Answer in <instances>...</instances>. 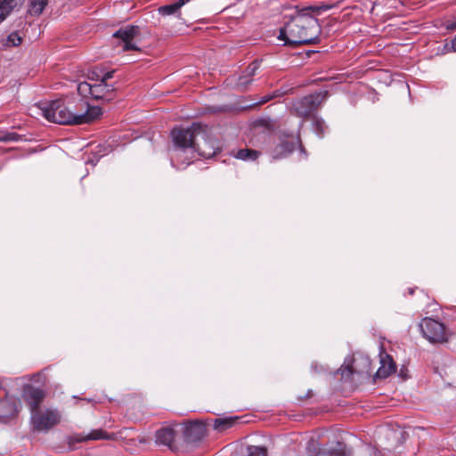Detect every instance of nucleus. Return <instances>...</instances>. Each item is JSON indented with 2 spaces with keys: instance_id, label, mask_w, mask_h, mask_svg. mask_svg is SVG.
Wrapping results in <instances>:
<instances>
[{
  "instance_id": "obj_20",
  "label": "nucleus",
  "mask_w": 456,
  "mask_h": 456,
  "mask_svg": "<svg viewBox=\"0 0 456 456\" xmlns=\"http://www.w3.org/2000/svg\"><path fill=\"white\" fill-rule=\"evenodd\" d=\"M186 3H187V0H178L177 2H175L174 4L160 6L159 8V12L164 16L175 14Z\"/></svg>"
},
{
  "instance_id": "obj_22",
  "label": "nucleus",
  "mask_w": 456,
  "mask_h": 456,
  "mask_svg": "<svg viewBox=\"0 0 456 456\" xmlns=\"http://www.w3.org/2000/svg\"><path fill=\"white\" fill-rule=\"evenodd\" d=\"M313 129L319 137H323L327 129L325 121L322 118L314 116L313 118Z\"/></svg>"
},
{
  "instance_id": "obj_11",
  "label": "nucleus",
  "mask_w": 456,
  "mask_h": 456,
  "mask_svg": "<svg viewBox=\"0 0 456 456\" xmlns=\"http://www.w3.org/2000/svg\"><path fill=\"white\" fill-rule=\"evenodd\" d=\"M115 435H109L102 429H94L88 434H74L68 438L69 445L73 443H81L89 440H112Z\"/></svg>"
},
{
  "instance_id": "obj_7",
  "label": "nucleus",
  "mask_w": 456,
  "mask_h": 456,
  "mask_svg": "<svg viewBox=\"0 0 456 456\" xmlns=\"http://www.w3.org/2000/svg\"><path fill=\"white\" fill-rule=\"evenodd\" d=\"M419 329L430 343H444L448 340L445 326L436 320L424 318L419 323Z\"/></svg>"
},
{
  "instance_id": "obj_14",
  "label": "nucleus",
  "mask_w": 456,
  "mask_h": 456,
  "mask_svg": "<svg viewBox=\"0 0 456 456\" xmlns=\"http://www.w3.org/2000/svg\"><path fill=\"white\" fill-rule=\"evenodd\" d=\"M395 371V363L394 362L392 357L387 354L384 355H380V367L378 369L376 372V377L378 379H386L390 374Z\"/></svg>"
},
{
  "instance_id": "obj_16",
  "label": "nucleus",
  "mask_w": 456,
  "mask_h": 456,
  "mask_svg": "<svg viewBox=\"0 0 456 456\" xmlns=\"http://www.w3.org/2000/svg\"><path fill=\"white\" fill-rule=\"evenodd\" d=\"M27 401L29 403L31 413L39 410V403L43 400L45 394L39 388L29 387L26 392Z\"/></svg>"
},
{
  "instance_id": "obj_29",
  "label": "nucleus",
  "mask_w": 456,
  "mask_h": 456,
  "mask_svg": "<svg viewBox=\"0 0 456 456\" xmlns=\"http://www.w3.org/2000/svg\"><path fill=\"white\" fill-rule=\"evenodd\" d=\"M8 45L17 46L21 43V37L16 32L11 33L7 38Z\"/></svg>"
},
{
  "instance_id": "obj_34",
  "label": "nucleus",
  "mask_w": 456,
  "mask_h": 456,
  "mask_svg": "<svg viewBox=\"0 0 456 456\" xmlns=\"http://www.w3.org/2000/svg\"><path fill=\"white\" fill-rule=\"evenodd\" d=\"M273 98V95H271V94H268V95H265L263 96L259 102H257V104H264L267 102H269L270 100H272Z\"/></svg>"
},
{
  "instance_id": "obj_19",
  "label": "nucleus",
  "mask_w": 456,
  "mask_h": 456,
  "mask_svg": "<svg viewBox=\"0 0 456 456\" xmlns=\"http://www.w3.org/2000/svg\"><path fill=\"white\" fill-rule=\"evenodd\" d=\"M238 418H220L214 420L213 428L218 432H224L232 427Z\"/></svg>"
},
{
  "instance_id": "obj_26",
  "label": "nucleus",
  "mask_w": 456,
  "mask_h": 456,
  "mask_svg": "<svg viewBox=\"0 0 456 456\" xmlns=\"http://www.w3.org/2000/svg\"><path fill=\"white\" fill-rule=\"evenodd\" d=\"M331 7L332 6L329 5V4H321V5H309V6L304 7V9H307V12L310 14L314 13V14L318 15L321 13V12L328 11Z\"/></svg>"
},
{
  "instance_id": "obj_39",
  "label": "nucleus",
  "mask_w": 456,
  "mask_h": 456,
  "mask_svg": "<svg viewBox=\"0 0 456 456\" xmlns=\"http://www.w3.org/2000/svg\"><path fill=\"white\" fill-rule=\"evenodd\" d=\"M409 292H410V294H413V289H409Z\"/></svg>"
},
{
  "instance_id": "obj_3",
  "label": "nucleus",
  "mask_w": 456,
  "mask_h": 456,
  "mask_svg": "<svg viewBox=\"0 0 456 456\" xmlns=\"http://www.w3.org/2000/svg\"><path fill=\"white\" fill-rule=\"evenodd\" d=\"M66 105L70 110L69 116H74V125L91 123L102 115L100 107L90 106L84 99L67 101Z\"/></svg>"
},
{
  "instance_id": "obj_23",
  "label": "nucleus",
  "mask_w": 456,
  "mask_h": 456,
  "mask_svg": "<svg viewBox=\"0 0 456 456\" xmlns=\"http://www.w3.org/2000/svg\"><path fill=\"white\" fill-rule=\"evenodd\" d=\"M259 152L255 150L242 149L237 151L235 157L242 160H255L257 159Z\"/></svg>"
},
{
  "instance_id": "obj_36",
  "label": "nucleus",
  "mask_w": 456,
  "mask_h": 456,
  "mask_svg": "<svg viewBox=\"0 0 456 456\" xmlns=\"http://www.w3.org/2000/svg\"><path fill=\"white\" fill-rule=\"evenodd\" d=\"M451 47H452V49L454 52H456V37H455V38H454L453 40H452V42H451Z\"/></svg>"
},
{
  "instance_id": "obj_2",
  "label": "nucleus",
  "mask_w": 456,
  "mask_h": 456,
  "mask_svg": "<svg viewBox=\"0 0 456 456\" xmlns=\"http://www.w3.org/2000/svg\"><path fill=\"white\" fill-rule=\"evenodd\" d=\"M284 26L280 28L278 39L285 45H313L319 42L321 26L318 19L307 12V9H292L284 15Z\"/></svg>"
},
{
  "instance_id": "obj_35",
  "label": "nucleus",
  "mask_w": 456,
  "mask_h": 456,
  "mask_svg": "<svg viewBox=\"0 0 456 456\" xmlns=\"http://www.w3.org/2000/svg\"><path fill=\"white\" fill-rule=\"evenodd\" d=\"M367 453L370 456H380L379 452H378L376 449L371 448V447L367 448Z\"/></svg>"
},
{
  "instance_id": "obj_37",
  "label": "nucleus",
  "mask_w": 456,
  "mask_h": 456,
  "mask_svg": "<svg viewBox=\"0 0 456 456\" xmlns=\"http://www.w3.org/2000/svg\"><path fill=\"white\" fill-rule=\"evenodd\" d=\"M447 28H450V29H456V21H453V22L450 23L447 26Z\"/></svg>"
},
{
  "instance_id": "obj_28",
  "label": "nucleus",
  "mask_w": 456,
  "mask_h": 456,
  "mask_svg": "<svg viewBox=\"0 0 456 456\" xmlns=\"http://www.w3.org/2000/svg\"><path fill=\"white\" fill-rule=\"evenodd\" d=\"M251 83V77H247L245 73L238 77L236 86L240 90H245L247 86Z\"/></svg>"
},
{
  "instance_id": "obj_8",
  "label": "nucleus",
  "mask_w": 456,
  "mask_h": 456,
  "mask_svg": "<svg viewBox=\"0 0 456 456\" xmlns=\"http://www.w3.org/2000/svg\"><path fill=\"white\" fill-rule=\"evenodd\" d=\"M61 421V415L57 411H36L31 413V423L37 431H48Z\"/></svg>"
},
{
  "instance_id": "obj_13",
  "label": "nucleus",
  "mask_w": 456,
  "mask_h": 456,
  "mask_svg": "<svg viewBox=\"0 0 456 456\" xmlns=\"http://www.w3.org/2000/svg\"><path fill=\"white\" fill-rule=\"evenodd\" d=\"M116 87L114 84L98 82L93 85V98L96 100L110 101L113 98Z\"/></svg>"
},
{
  "instance_id": "obj_1",
  "label": "nucleus",
  "mask_w": 456,
  "mask_h": 456,
  "mask_svg": "<svg viewBox=\"0 0 456 456\" xmlns=\"http://www.w3.org/2000/svg\"><path fill=\"white\" fill-rule=\"evenodd\" d=\"M172 137L175 144V158L191 160L198 152L200 156L209 159L216 155L218 144L209 137L207 126L193 123L188 128H175Z\"/></svg>"
},
{
  "instance_id": "obj_10",
  "label": "nucleus",
  "mask_w": 456,
  "mask_h": 456,
  "mask_svg": "<svg viewBox=\"0 0 456 456\" xmlns=\"http://www.w3.org/2000/svg\"><path fill=\"white\" fill-rule=\"evenodd\" d=\"M18 400L10 396L7 390L0 385V419L10 418L17 412Z\"/></svg>"
},
{
  "instance_id": "obj_12",
  "label": "nucleus",
  "mask_w": 456,
  "mask_h": 456,
  "mask_svg": "<svg viewBox=\"0 0 456 456\" xmlns=\"http://www.w3.org/2000/svg\"><path fill=\"white\" fill-rule=\"evenodd\" d=\"M183 431L188 442H197L205 436L206 426L200 421H193L183 428Z\"/></svg>"
},
{
  "instance_id": "obj_9",
  "label": "nucleus",
  "mask_w": 456,
  "mask_h": 456,
  "mask_svg": "<svg viewBox=\"0 0 456 456\" xmlns=\"http://www.w3.org/2000/svg\"><path fill=\"white\" fill-rule=\"evenodd\" d=\"M338 371L341 372L342 377H347L353 373L370 375V360L366 355L358 354L354 357L351 365H347L345 369L340 368Z\"/></svg>"
},
{
  "instance_id": "obj_25",
  "label": "nucleus",
  "mask_w": 456,
  "mask_h": 456,
  "mask_svg": "<svg viewBox=\"0 0 456 456\" xmlns=\"http://www.w3.org/2000/svg\"><path fill=\"white\" fill-rule=\"evenodd\" d=\"M247 452V456H267L266 449L262 446L249 445Z\"/></svg>"
},
{
  "instance_id": "obj_18",
  "label": "nucleus",
  "mask_w": 456,
  "mask_h": 456,
  "mask_svg": "<svg viewBox=\"0 0 456 456\" xmlns=\"http://www.w3.org/2000/svg\"><path fill=\"white\" fill-rule=\"evenodd\" d=\"M49 0H28V14L30 16H39L42 14Z\"/></svg>"
},
{
  "instance_id": "obj_5",
  "label": "nucleus",
  "mask_w": 456,
  "mask_h": 456,
  "mask_svg": "<svg viewBox=\"0 0 456 456\" xmlns=\"http://www.w3.org/2000/svg\"><path fill=\"white\" fill-rule=\"evenodd\" d=\"M117 38V46H120L125 51H140L138 46L140 38V29L137 26H126L119 28L113 34Z\"/></svg>"
},
{
  "instance_id": "obj_6",
  "label": "nucleus",
  "mask_w": 456,
  "mask_h": 456,
  "mask_svg": "<svg viewBox=\"0 0 456 456\" xmlns=\"http://www.w3.org/2000/svg\"><path fill=\"white\" fill-rule=\"evenodd\" d=\"M327 92H320L306 95L292 103V111L300 118H307L317 110L325 100Z\"/></svg>"
},
{
  "instance_id": "obj_33",
  "label": "nucleus",
  "mask_w": 456,
  "mask_h": 456,
  "mask_svg": "<svg viewBox=\"0 0 456 456\" xmlns=\"http://www.w3.org/2000/svg\"><path fill=\"white\" fill-rule=\"evenodd\" d=\"M311 369L313 370L314 372L315 373H320L322 371L324 370V368L323 366L322 365H318L317 362H313L312 365H311Z\"/></svg>"
},
{
  "instance_id": "obj_17",
  "label": "nucleus",
  "mask_w": 456,
  "mask_h": 456,
  "mask_svg": "<svg viewBox=\"0 0 456 456\" xmlns=\"http://www.w3.org/2000/svg\"><path fill=\"white\" fill-rule=\"evenodd\" d=\"M297 143V141L295 140H292L291 142H282L281 143L277 145L273 151V159H281L287 157L289 154L294 151Z\"/></svg>"
},
{
  "instance_id": "obj_21",
  "label": "nucleus",
  "mask_w": 456,
  "mask_h": 456,
  "mask_svg": "<svg viewBox=\"0 0 456 456\" xmlns=\"http://www.w3.org/2000/svg\"><path fill=\"white\" fill-rule=\"evenodd\" d=\"M20 0H1L0 2V16H6L18 5Z\"/></svg>"
},
{
  "instance_id": "obj_24",
  "label": "nucleus",
  "mask_w": 456,
  "mask_h": 456,
  "mask_svg": "<svg viewBox=\"0 0 456 456\" xmlns=\"http://www.w3.org/2000/svg\"><path fill=\"white\" fill-rule=\"evenodd\" d=\"M93 85L94 84H90L87 82H80L77 85L78 94L83 97H86L89 94L93 96Z\"/></svg>"
},
{
  "instance_id": "obj_41",
  "label": "nucleus",
  "mask_w": 456,
  "mask_h": 456,
  "mask_svg": "<svg viewBox=\"0 0 456 456\" xmlns=\"http://www.w3.org/2000/svg\"><path fill=\"white\" fill-rule=\"evenodd\" d=\"M190 0H187V2H189Z\"/></svg>"
},
{
  "instance_id": "obj_27",
  "label": "nucleus",
  "mask_w": 456,
  "mask_h": 456,
  "mask_svg": "<svg viewBox=\"0 0 456 456\" xmlns=\"http://www.w3.org/2000/svg\"><path fill=\"white\" fill-rule=\"evenodd\" d=\"M20 136L15 132H3L0 131V141L1 142H16Z\"/></svg>"
},
{
  "instance_id": "obj_4",
  "label": "nucleus",
  "mask_w": 456,
  "mask_h": 456,
  "mask_svg": "<svg viewBox=\"0 0 456 456\" xmlns=\"http://www.w3.org/2000/svg\"><path fill=\"white\" fill-rule=\"evenodd\" d=\"M42 115L48 120L61 125H74V116L66 105V101L55 100L40 107Z\"/></svg>"
},
{
  "instance_id": "obj_38",
  "label": "nucleus",
  "mask_w": 456,
  "mask_h": 456,
  "mask_svg": "<svg viewBox=\"0 0 456 456\" xmlns=\"http://www.w3.org/2000/svg\"><path fill=\"white\" fill-rule=\"evenodd\" d=\"M312 446L314 449H315V442L312 441L310 444H309V447Z\"/></svg>"
},
{
  "instance_id": "obj_30",
  "label": "nucleus",
  "mask_w": 456,
  "mask_h": 456,
  "mask_svg": "<svg viewBox=\"0 0 456 456\" xmlns=\"http://www.w3.org/2000/svg\"><path fill=\"white\" fill-rule=\"evenodd\" d=\"M258 69H259V62L257 61H255L248 66V68L245 69L244 73L247 75V77H252Z\"/></svg>"
},
{
  "instance_id": "obj_15",
  "label": "nucleus",
  "mask_w": 456,
  "mask_h": 456,
  "mask_svg": "<svg viewBox=\"0 0 456 456\" xmlns=\"http://www.w3.org/2000/svg\"><path fill=\"white\" fill-rule=\"evenodd\" d=\"M176 432L177 431L174 428L170 427H165L159 429L156 433V443L172 448Z\"/></svg>"
},
{
  "instance_id": "obj_31",
  "label": "nucleus",
  "mask_w": 456,
  "mask_h": 456,
  "mask_svg": "<svg viewBox=\"0 0 456 456\" xmlns=\"http://www.w3.org/2000/svg\"><path fill=\"white\" fill-rule=\"evenodd\" d=\"M101 76H102V70H93L89 74L88 78L90 80H95L98 83V82H101Z\"/></svg>"
},
{
  "instance_id": "obj_32",
  "label": "nucleus",
  "mask_w": 456,
  "mask_h": 456,
  "mask_svg": "<svg viewBox=\"0 0 456 456\" xmlns=\"http://www.w3.org/2000/svg\"><path fill=\"white\" fill-rule=\"evenodd\" d=\"M114 70L103 72L102 70L101 81L108 83V80L113 77Z\"/></svg>"
},
{
  "instance_id": "obj_40",
  "label": "nucleus",
  "mask_w": 456,
  "mask_h": 456,
  "mask_svg": "<svg viewBox=\"0 0 456 456\" xmlns=\"http://www.w3.org/2000/svg\"><path fill=\"white\" fill-rule=\"evenodd\" d=\"M5 18H2V16H0V23L4 20Z\"/></svg>"
}]
</instances>
